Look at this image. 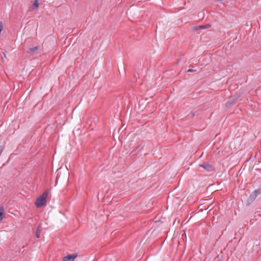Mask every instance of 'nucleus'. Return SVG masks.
Wrapping results in <instances>:
<instances>
[{
	"label": "nucleus",
	"instance_id": "f03ea898",
	"mask_svg": "<svg viewBox=\"0 0 261 261\" xmlns=\"http://www.w3.org/2000/svg\"><path fill=\"white\" fill-rule=\"evenodd\" d=\"M200 168H202L207 172H212L215 170L214 166L208 162H204L199 165L198 170L200 172H203V170Z\"/></svg>",
	"mask_w": 261,
	"mask_h": 261
},
{
	"label": "nucleus",
	"instance_id": "39448f33",
	"mask_svg": "<svg viewBox=\"0 0 261 261\" xmlns=\"http://www.w3.org/2000/svg\"><path fill=\"white\" fill-rule=\"evenodd\" d=\"M39 4L38 0H35L32 6L30 8V10H34L39 7Z\"/></svg>",
	"mask_w": 261,
	"mask_h": 261
},
{
	"label": "nucleus",
	"instance_id": "423d86ee",
	"mask_svg": "<svg viewBox=\"0 0 261 261\" xmlns=\"http://www.w3.org/2000/svg\"><path fill=\"white\" fill-rule=\"evenodd\" d=\"M236 100V99L233 96H231L229 98L228 100L226 102V105L227 107H229Z\"/></svg>",
	"mask_w": 261,
	"mask_h": 261
},
{
	"label": "nucleus",
	"instance_id": "9d476101",
	"mask_svg": "<svg viewBox=\"0 0 261 261\" xmlns=\"http://www.w3.org/2000/svg\"><path fill=\"white\" fill-rule=\"evenodd\" d=\"M261 193V188L255 190L254 192V194L255 195V197L257 196L258 195L260 194Z\"/></svg>",
	"mask_w": 261,
	"mask_h": 261
},
{
	"label": "nucleus",
	"instance_id": "7ed1b4c3",
	"mask_svg": "<svg viewBox=\"0 0 261 261\" xmlns=\"http://www.w3.org/2000/svg\"><path fill=\"white\" fill-rule=\"evenodd\" d=\"M77 253H73L71 255H68L63 258L62 261H73L74 259L77 257Z\"/></svg>",
	"mask_w": 261,
	"mask_h": 261
},
{
	"label": "nucleus",
	"instance_id": "9b49d317",
	"mask_svg": "<svg viewBox=\"0 0 261 261\" xmlns=\"http://www.w3.org/2000/svg\"><path fill=\"white\" fill-rule=\"evenodd\" d=\"M117 217H118V220L119 221H121L122 220H123L124 219V216H122L121 215H120V216H117Z\"/></svg>",
	"mask_w": 261,
	"mask_h": 261
},
{
	"label": "nucleus",
	"instance_id": "f8f14e48",
	"mask_svg": "<svg viewBox=\"0 0 261 261\" xmlns=\"http://www.w3.org/2000/svg\"><path fill=\"white\" fill-rule=\"evenodd\" d=\"M194 70V69H188L187 70V72H192Z\"/></svg>",
	"mask_w": 261,
	"mask_h": 261
},
{
	"label": "nucleus",
	"instance_id": "0eeeda50",
	"mask_svg": "<svg viewBox=\"0 0 261 261\" xmlns=\"http://www.w3.org/2000/svg\"><path fill=\"white\" fill-rule=\"evenodd\" d=\"M39 49V47L36 46L34 47L29 48L28 53L30 54H34Z\"/></svg>",
	"mask_w": 261,
	"mask_h": 261
},
{
	"label": "nucleus",
	"instance_id": "20e7f679",
	"mask_svg": "<svg viewBox=\"0 0 261 261\" xmlns=\"http://www.w3.org/2000/svg\"><path fill=\"white\" fill-rule=\"evenodd\" d=\"M211 27V25L207 24L203 25H199L195 28V30L197 31L201 29H207Z\"/></svg>",
	"mask_w": 261,
	"mask_h": 261
},
{
	"label": "nucleus",
	"instance_id": "6e6552de",
	"mask_svg": "<svg viewBox=\"0 0 261 261\" xmlns=\"http://www.w3.org/2000/svg\"><path fill=\"white\" fill-rule=\"evenodd\" d=\"M4 214V207L3 206H0V221L3 220Z\"/></svg>",
	"mask_w": 261,
	"mask_h": 261
},
{
	"label": "nucleus",
	"instance_id": "ddd939ff",
	"mask_svg": "<svg viewBox=\"0 0 261 261\" xmlns=\"http://www.w3.org/2000/svg\"><path fill=\"white\" fill-rule=\"evenodd\" d=\"M114 135V133H113V134H112V136H113Z\"/></svg>",
	"mask_w": 261,
	"mask_h": 261
},
{
	"label": "nucleus",
	"instance_id": "f257e3e1",
	"mask_svg": "<svg viewBox=\"0 0 261 261\" xmlns=\"http://www.w3.org/2000/svg\"><path fill=\"white\" fill-rule=\"evenodd\" d=\"M48 192L45 191L36 200L35 204L37 207H41L46 204V198L48 196Z\"/></svg>",
	"mask_w": 261,
	"mask_h": 261
},
{
	"label": "nucleus",
	"instance_id": "1a4fd4ad",
	"mask_svg": "<svg viewBox=\"0 0 261 261\" xmlns=\"http://www.w3.org/2000/svg\"><path fill=\"white\" fill-rule=\"evenodd\" d=\"M40 228H41V226H40V225H39L38 226V227H37V228L36 229V231H35V235H36V238H40V231H41Z\"/></svg>",
	"mask_w": 261,
	"mask_h": 261
}]
</instances>
